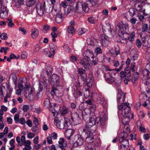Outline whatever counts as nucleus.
<instances>
[{
	"mask_svg": "<svg viewBox=\"0 0 150 150\" xmlns=\"http://www.w3.org/2000/svg\"><path fill=\"white\" fill-rule=\"evenodd\" d=\"M45 3L44 2L43 4H41L39 1H38L36 4V8L37 12L40 16H42L44 12Z\"/></svg>",
	"mask_w": 150,
	"mask_h": 150,
	"instance_id": "1a4fd4ad",
	"label": "nucleus"
},
{
	"mask_svg": "<svg viewBox=\"0 0 150 150\" xmlns=\"http://www.w3.org/2000/svg\"><path fill=\"white\" fill-rule=\"evenodd\" d=\"M97 40L94 38H91L88 41V44L91 46H94L97 44Z\"/></svg>",
	"mask_w": 150,
	"mask_h": 150,
	"instance_id": "2f4dec72",
	"label": "nucleus"
},
{
	"mask_svg": "<svg viewBox=\"0 0 150 150\" xmlns=\"http://www.w3.org/2000/svg\"><path fill=\"white\" fill-rule=\"evenodd\" d=\"M88 30L84 28H81L79 29L78 31V33L79 35H81L83 33L87 32Z\"/></svg>",
	"mask_w": 150,
	"mask_h": 150,
	"instance_id": "4c0bfd02",
	"label": "nucleus"
},
{
	"mask_svg": "<svg viewBox=\"0 0 150 150\" xmlns=\"http://www.w3.org/2000/svg\"><path fill=\"white\" fill-rule=\"evenodd\" d=\"M66 131L65 132V135L68 140L70 139L71 137L74 132V129H67Z\"/></svg>",
	"mask_w": 150,
	"mask_h": 150,
	"instance_id": "aec40b11",
	"label": "nucleus"
},
{
	"mask_svg": "<svg viewBox=\"0 0 150 150\" xmlns=\"http://www.w3.org/2000/svg\"><path fill=\"white\" fill-rule=\"evenodd\" d=\"M107 119L105 115H103L102 117H98L96 118V124L98 126L100 127L105 124V122Z\"/></svg>",
	"mask_w": 150,
	"mask_h": 150,
	"instance_id": "9b49d317",
	"label": "nucleus"
},
{
	"mask_svg": "<svg viewBox=\"0 0 150 150\" xmlns=\"http://www.w3.org/2000/svg\"><path fill=\"white\" fill-rule=\"evenodd\" d=\"M95 130L92 129L91 132L86 131L82 132L83 134H85L86 135V141L88 143L94 144L96 146H99L100 144V140L98 139H95L94 133Z\"/></svg>",
	"mask_w": 150,
	"mask_h": 150,
	"instance_id": "f03ea898",
	"label": "nucleus"
},
{
	"mask_svg": "<svg viewBox=\"0 0 150 150\" xmlns=\"http://www.w3.org/2000/svg\"><path fill=\"white\" fill-rule=\"evenodd\" d=\"M62 12L58 13L56 14V21L57 23H59L62 22L64 18Z\"/></svg>",
	"mask_w": 150,
	"mask_h": 150,
	"instance_id": "6ab92c4d",
	"label": "nucleus"
},
{
	"mask_svg": "<svg viewBox=\"0 0 150 150\" xmlns=\"http://www.w3.org/2000/svg\"><path fill=\"white\" fill-rule=\"evenodd\" d=\"M94 144L88 143L85 148L86 150H95Z\"/></svg>",
	"mask_w": 150,
	"mask_h": 150,
	"instance_id": "c85d7f7f",
	"label": "nucleus"
},
{
	"mask_svg": "<svg viewBox=\"0 0 150 150\" xmlns=\"http://www.w3.org/2000/svg\"><path fill=\"white\" fill-rule=\"evenodd\" d=\"M69 112V109L68 108L65 106L62 107L60 110V113L61 115H64L68 113Z\"/></svg>",
	"mask_w": 150,
	"mask_h": 150,
	"instance_id": "bb28decb",
	"label": "nucleus"
},
{
	"mask_svg": "<svg viewBox=\"0 0 150 150\" xmlns=\"http://www.w3.org/2000/svg\"><path fill=\"white\" fill-rule=\"evenodd\" d=\"M117 97V101L119 104V103H121L123 105V102H124L125 98V93H124L122 91L118 92Z\"/></svg>",
	"mask_w": 150,
	"mask_h": 150,
	"instance_id": "2eb2a0df",
	"label": "nucleus"
},
{
	"mask_svg": "<svg viewBox=\"0 0 150 150\" xmlns=\"http://www.w3.org/2000/svg\"><path fill=\"white\" fill-rule=\"evenodd\" d=\"M136 44L139 48H141V46L142 43L138 39L136 40Z\"/></svg>",
	"mask_w": 150,
	"mask_h": 150,
	"instance_id": "774afa93",
	"label": "nucleus"
},
{
	"mask_svg": "<svg viewBox=\"0 0 150 150\" xmlns=\"http://www.w3.org/2000/svg\"><path fill=\"white\" fill-rule=\"evenodd\" d=\"M54 124L57 128L60 129H67L71 125L69 119L68 117L64 118V123L62 122L59 120H54Z\"/></svg>",
	"mask_w": 150,
	"mask_h": 150,
	"instance_id": "20e7f679",
	"label": "nucleus"
},
{
	"mask_svg": "<svg viewBox=\"0 0 150 150\" xmlns=\"http://www.w3.org/2000/svg\"><path fill=\"white\" fill-rule=\"evenodd\" d=\"M123 135L120 138H122L123 139H125L128 137V132H124L123 133Z\"/></svg>",
	"mask_w": 150,
	"mask_h": 150,
	"instance_id": "4d7b16f0",
	"label": "nucleus"
},
{
	"mask_svg": "<svg viewBox=\"0 0 150 150\" xmlns=\"http://www.w3.org/2000/svg\"><path fill=\"white\" fill-rule=\"evenodd\" d=\"M101 43L102 45L103 46L106 45L109 42V41L108 39V37L104 35H101L100 36Z\"/></svg>",
	"mask_w": 150,
	"mask_h": 150,
	"instance_id": "412c9836",
	"label": "nucleus"
},
{
	"mask_svg": "<svg viewBox=\"0 0 150 150\" xmlns=\"http://www.w3.org/2000/svg\"><path fill=\"white\" fill-rule=\"evenodd\" d=\"M142 83L147 85L150 84V76H143L142 77Z\"/></svg>",
	"mask_w": 150,
	"mask_h": 150,
	"instance_id": "4be33fe9",
	"label": "nucleus"
},
{
	"mask_svg": "<svg viewBox=\"0 0 150 150\" xmlns=\"http://www.w3.org/2000/svg\"><path fill=\"white\" fill-rule=\"evenodd\" d=\"M150 137V134H144L143 136V138L145 140L149 139Z\"/></svg>",
	"mask_w": 150,
	"mask_h": 150,
	"instance_id": "0e129e2a",
	"label": "nucleus"
},
{
	"mask_svg": "<svg viewBox=\"0 0 150 150\" xmlns=\"http://www.w3.org/2000/svg\"><path fill=\"white\" fill-rule=\"evenodd\" d=\"M82 94L80 91V90H77L76 93L74 94V95L75 98H78L79 96H82Z\"/></svg>",
	"mask_w": 150,
	"mask_h": 150,
	"instance_id": "c9c22d12",
	"label": "nucleus"
},
{
	"mask_svg": "<svg viewBox=\"0 0 150 150\" xmlns=\"http://www.w3.org/2000/svg\"><path fill=\"white\" fill-rule=\"evenodd\" d=\"M24 0H18L17 2L16 3V6L17 7H20L21 5L23 4Z\"/></svg>",
	"mask_w": 150,
	"mask_h": 150,
	"instance_id": "de8ad7c7",
	"label": "nucleus"
},
{
	"mask_svg": "<svg viewBox=\"0 0 150 150\" xmlns=\"http://www.w3.org/2000/svg\"><path fill=\"white\" fill-rule=\"evenodd\" d=\"M129 104L127 102L118 105V108L119 110H122V114L123 116L131 117L134 116L133 113H130V108Z\"/></svg>",
	"mask_w": 150,
	"mask_h": 150,
	"instance_id": "7ed1b4c3",
	"label": "nucleus"
},
{
	"mask_svg": "<svg viewBox=\"0 0 150 150\" xmlns=\"http://www.w3.org/2000/svg\"><path fill=\"white\" fill-rule=\"evenodd\" d=\"M97 2V0H88V4L83 2H78L75 7L76 10L78 12L82 10L85 12H88L89 11L88 5V4L90 7L94 6L96 4Z\"/></svg>",
	"mask_w": 150,
	"mask_h": 150,
	"instance_id": "f257e3e1",
	"label": "nucleus"
},
{
	"mask_svg": "<svg viewBox=\"0 0 150 150\" xmlns=\"http://www.w3.org/2000/svg\"><path fill=\"white\" fill-rule=\"evenodd\" d=\"M80 78L86 83L89 87H91L93 83V79L92 76H80Z\"/></svg>",
	"mask_w": 150,
	"mask_h": 150,
	"instance_id": "0eeeda50",
	"label": "nucleus"
},
{
	"mask_svg": "<svg viewBox=\"0 0 150 150\" xmlns=\"http://www.w3.org/2000/svg\"><path fill=\"white\" fill-rule=\"evenodd\" d=\"M130 71L129 70V69L127 68H125L124 70V71H122L120 72V74L122 75H126L127 74L129 73Z\"/></svg>",
	"mask_w": 150,
	"mask_h": 150,
	"instance_id": "09e8293b",
	"label": "nucleus"
},
{
	"mask_svg": "<svg viewBox=\"0 0 150 150\" xmlns=\"http://www.w3.org/2000/svg\"><path fill=\"white\" fill-rule=\"evenodd\" d=\"M137 11V10L136 9L131 8L129 9L128 13L131 17H133L135 14V13Z\"/></svg>",
	"mask_w": 150,
	"mask_h": 150,
	"instance_id": "473e14b6",
	"label": "nucleus"
},
{
	"mask_svg": "<svg viewBox=\"0 0 150 150\" xmlns=\"http://www.w3.org/2000/svg\"><path fill=\"white\" fill-rule=\"evenodd\" d=\"M142 31L143 32H147L148 33L149 30V27L146 23H144L142 25Z\"/></svg>",
	"mask_w": 150,
	"mask_h": 150,
	"instance_id": "f704fd0d",
	"label": "nucleus"
},
{
	"mask_svg": "<svg viewBox=\"0 0 150 150\" xmlns=\"http://www.w3.org/2000/svg\"><path fill=\"white\" fill-rule=\"evenodd\" d=\"M74 146L76 147L83 144L84 141L81 136L78 134L76 135L73 139Z\"/></svg>",
	"mask_w": 150,
	"mask_h": 150,
	"instance_id": "6e6552de",
	"label": "nucleus"
},
{
	"mask_svg": "<svg viewBox=\"0 0 150 150\" xmlns=\"http://www.w3.org/2000/svg\"><path fill=\"white\" fill-rule=\"evenodd\" d=\"M27 53L26 52H23L21 54V58L22 59H24L27 58Z\"/></svg>",
	"mask_w": 150,
	"mask_h": 150,
	"instance_id": "680f3d73",
	"label": "nucleus"
},
{
	"mask_svg": "<svg viewBox=\"0 0 150 150\" xmlns=\"http://www.w3.org/2000/svg\"><path fill=\"white\" fill-rule=\"evenodd\" d=\"M81 116L82 118L84 120H86L89 117V115L87 114L84 111H82L81 113Z\"/></svg>",
	"mask_w": 150,
	"mask_h": 150,
	"instance_id": "ea45409f",
	"label": "nucleus"
},
{
	"mask_svg": "<svg viewBox=\"0 0 150 150\" xmlns=\"http://www.w3.org/2000/svg\"><path fill=\"white\" fill-rule=\"evenodd\" d=\"M83 55L86 59L93 62L94 55L92 51L90 50H87L85 51L83 54Z\"/></svg>",
	"mask_w": 150,
	"mask_h": 150,
	"instance_id": "4468645a",
	"label": "nucleus"
},
{
	"mask_svg": "<svg viewBox=\"0 0 150 150\" xmlns=\"http://www.w3.org/2000/svg\"><path fill=\"white\" fill-rule=\"evenodd\" d=\"M134 116H131V117L124 116V117L122 120V122L123 124L126 125H127L129 124V122L130 119H133Z\"/></svg>",
	"mask_w": 150,
	"mask_h": 150,
	"instance_id": "5701e85b",
	"label": "nucleus"
},
{
	"mask_svg": "<svg viewBox=\"0 0 150 150\" xmlns=\"http://www.w3.org/2000/svg\"><path fill=\"white\" fill-rule=\"evenodd\" d=\"M142 105L144 106L147 107L148 109H150V102L149 99L147 102H145Z\"/></svg>",
	"mask_w": 150,
	"mask_h": 150,
	"instance_id": "a18cd8bd",
	"label": "nucleus"
},
{
	"mask_svg": "<svg viewBox=\"0 0 150 150\" xmlns=\"http://www.w3.org/2000/svg\"><path fill=\"white\" fill-rule=\"evenodd\" d=\"M45 68L46 70L47 74V75H50L52 74V69L50 67H48L47 66H46Z\"/></svg>",
	"mask_w": 150,
	"mask_h": 150,
	"instance_id": "a19ab883",
	"label": "nucleus"
},
{
	"mask_svg": "<svg viewBox=\"0 0 150 150\" xmlns=\"http://www.w3.org/2000/svg\"><path fill=\"white\" fill-rule=\"evenodd\" d=\"M78 71L80 74H83L85 73V71L83 68H79L78 69Z\"/></svg>",
	"mask_w": 150,
	"mask_h": 150,
	"instance_id": "338daca9",
	"label": "nucleus"
},
{
	"mask_svg": "<svg viewBox=\"0 0 150 150\" xmlns=\"http://www.w3.org/2000/svg\"><path fill=\"white\" fill-rule=\"evenodd\" d=\"M59 146L61 150H65L67 147V144L65 141L64 138H60L59 141Z\"/></svg>",
	"mask_w": 150,
	"mask_h": 150,
	"instance_id": "a211bd4d",
	"label": "nucleus"
},
{
	"mask_svg": "<svg viewBox=\"0 0 150 150\" xmlns=\"http://www.w3.org/2000/svg\"><path fill=\"white\" fill-rule=\"evenodd\" d=\"M96 100L98 103L101 104L104 107H106L107 105V101L104 97L100 94L96 95Z\"/></svg>",
	"mask_w": 150,
	"mask_h": 150,
	"instance_id": "f8f14e48",
	"label": "nucleus"
},
{
	"mask_svg": "<svg viewBox=\"0 0 150 150\" xmlns=\"http://www.w3.org/2000/svg\"><path fill=\"white\" fill-rule=\"evenodd\" d=\"M88 22L94 24L95 23V19L93 17H91L89 18L88 19Z\"/></svg>",
	"mask_w": 150,
	"mask_h": 150,
	"instance_id": "052dcab7",
	"label": "nucleus"
},
{
	"mask_svg": "<svg viewBox=\"0 0 150 150\" xmlns=\"http://www.w3.org/2000/svg\"><path fill=\"white\" fill-rule=\"evenodd\" d=\"M96 124V120L94 117H91L90 118L89 121L86 124V127L85 128L83 129V132H85L86 131L91 132L92 129L95 130V128L93 126Z\"/></svg>",
	"mask_w": 150,
	"mask_h": 150,
	"instance_id": "39448f33",
	"label": "nucleus"
},
{
	"mask_svg": "<svg viewBox=\"0 0 150 150\" xmlns=\"http://www.w3.org/2000/svg\"><path fill=\"white\" fill-rule=\"evenodd\" d=\"M134 7L136 8L137 11V10H140L141 9L142 6L141 5V3L140 2L137 1L134 4Z\"/></svg>",
	"mask_w": 150,
	"mask_h": 150,
	"instance_id": "e433bc0d",
	"label": "nucleus"
},
{
	"mask_svg": "<svg viewBox=\"0 0 150 150\" xmlns=\"http://www.w3.org/2000/svg\"><path fill=\"white\" fill-rule=\"evenodd\" d=\"M73 7L71 5L68 6L66 8H64V14L67 15L73 9Z\"/></svg>",
	"mask_w": 150,
	"mask_h": 150,
	"instance_id": "a878e982",
	"label": "nucleus"
},
{
	"mask_svg": "<svg viewBox=\"0 0 150 150\" xmlns=\"http://www.w3.org/2000/svg\"><path fill=\"white\" fill-rule=\"evenodd\" d=\"M51 77V76H49ZM51 80L54 82L58 83L59 81L58 76H52Z\"/></svg>",
	"mask_w": 150,
	"mask_h": 150,
	"instance_id": "c756f323",
	"label": "nucleus"
},
{
	"mask_svg": "<svg viewBox=\"0 0 150 150\" xmlns=\"http://www.w3.org/2000/svg\"><path fill=\"white\" fill-rule=\"evenodd\" d=\"M54 11L58 13L62 12H61V5H54L53 6L52 11Z\"/></svg>",
	"mask_w": 150,
	"mask_h": 150,
	"instance_id": "cd10ccee",
	"label": "nucleus"
},
{
	"mask_svg": "<svg viewBox=\"0 0 150 150\" xmlns=\"http://www.w3.org/2000/svg\"><path fill=\"white\" fill-rule=\"evenodd\" d=\"M44 106L46 107L50 106V102L49 99L48 98H45L44 102Z\"/></svg>",
	"mask_w": 150,
	"mask_h": 150,
	"instance_id": "c03bdc74",
	"label": "nucleus"
},
{
	"mask_svg": "<svg viewBox=\"0 0 150 150\" xmlns=\"http://www.w3.org/2000/svg\"><path fill=\"white\" fill-rule=\"evenodd\" d=\"M30 85L28 83H26L25 84L24 89L25 90V93L26 94L29 93V91H30V89H32L30 87Z\"/></svg>",
	"mask_w": 150,
	"mask_h": 150,
	"instance_id": "72a5a7b5",
	"label": "nucleus"
},
{
	"mask_svg": "<svg viewBox=\"0 0 150 150\" xmlns=\"http://www.w3.org/2000/svg\"><path fill=\"white\" fill-rule=\"evenodd\" d=\"M31 32V36L33 38L35 39L38 37V30L34 28L32 30Z\"/></svg>",
	"mask_w": 150,
	"mask_h": 150,
	"instance_id": "393cba45",
	"label": "nucleus"
},
{
	"mask_svg": "<svg viewBox=\"0 0 150 150\" xmlns=\"http://www.w3.org/2000/svg\"><path fill=\"white\" fill-rule=\"evenodd\" d=\"M143 75H149L150 74V71L147 69H144L142 72Z\"/></svg>",
	"mask_w": 150,
	"mask_h": 150,
	"instance_id": "bf43d9fd",
	"label": "nucleus"
},
{
	"mask_svg": "<svg viewBox=\"0 0 150 150\" xmlns=\"http://www.w3.org/2000/svg\"><path fill=\"white\" fill-rule=\"evenodd\" d=\"M19 114H16L14 116V120L16 123L19 122Z\"/></svg>",
	"mask_w": 150,
	"mask_h": 150,
	"instance_id": "3c124183",
	"label": "nucleus"
},
{
	"mask_svg": "<svg viewBox=\"0 0 150 150\" xmlns=\"http://www.w3.org/2000/svg\"><path fill=\"white\" fill-rule=\"evenodd\" d=\"M67 31L69 33L73 34L74 31V30L73 26H69L68 27Z\"/></svg>",
	"mask_w": 150,
	"mask_h": 150,
	"instance_id": "37998d69",
	"label": "nucleus"
},
{
	"mask_svg": "<svg viewBox=\"0 0 150 150\" xmlns=\"http://www.w3.org/2000/svg\"><path fill=\"white\" fill-rule=\"evenodd\" d=\"M49 46L52 52H55L57 48L56 45L53 43H50L49 45Z\"/></svg>",
	"mask_w": 150,
	"mask_h": 150,
	"instance_id": "58836bf2",
	"label": "nucleus"
},
{
	"mask_svg": "<svg viewBox=\"0 0 150 150\" xmlns=\"http://www.w3.org/2000/svg\"><path fill=\"white\" fill-rule=\"evenodd\" d=\"M135 34L134 33H132L129 37H128V40L130 42H132L134 40Z\"/></svg>",
	"mask_w": 150,
	"mask_h": 150,
	"instance_id": "49530a36",
	"label": "nucleus"
},
{
	"mask_svg": "<svg viewBox=\"0 0 150 150\" xmlns=\"http://www.w3.org/2000/svg\"><path fill=\"white\" fill-rule=\"evenodd\" d=\"M8 11L6 10V7L3 5L2 2L0 1V17L2 18H6L8 16Z\"/></svg>",
	"mask_w": 150,
	"mask_h": 150,
	"instance_id": "9d476101",
	"label": "nucleus"
},
{
	"mask_svg": "<svg viewBox=\"0 0 150 150\" xmlns=\"http://www.w3.org/2000/svg\"><path fill=\"white\" fill-rule=\"evenodd\" d=\"M27 94H28V97L31 99H33L34 98V96L33 93V90L32 89H30V91H29V93H27Z\"/></svg>",
	"mask_w": 150,
	"mask_h": 150,
	"instance_id": "6e6d98bb",
	"label": "nucleus"
},
{
	"mask_svg": "<svg viewBox=\"0 0 150 150\" xmlns=\"http://www.w3.org/2000/svg\"><path fill=\"white\" fill-rule=\"evenodd\" d=\"M105 81L109 83H111L115 82V78L112 76H105Z\"/></svg>",
	"mask_w": 150,
	"mask_h": 150,
	"instance_id": "b1692460",
	"label": "nucleus"
},
{
	"mask_svg": "<svg viewBox=\"0 0 150 150\" xmlns=\"http://www.w3.org/2000/svg\"><path fill=\"white\" fill-rule=\"evenodd\" d=\"M43 82L41 81L39 82V87L38 88V90L39 91H42L43 88Z\"/></svg>",
	"mask_w": 150,
	"mask_h": 150,
	"instance_id": "13d9d810",
	"label": "nucleus"
},
{
	"mask_svg": "<svg viewBox=\"0 0 150 150\" xmlns=\"http://www.w3.org/2000/svg\"><path fill=\"white\" fill-rule=\"evenodd\" d=\"M35 0H26V4L28 6L30 7L35 4Z\"/></svg>",
	"mask_w": 150,
	"mask_h": 150,
	"instance_id": "7c9ffc66",
	"label": "nucleus"
},
{
	"mask_svg": "<svg viewBox=\"0 0 150 150\" xmlns=\"http://www.w3.org/2000/svg\"><path fill=\"white\" fill-rule=\"evenodd\" d=\"M108 73L109 75H115L117 73V72L115 69H113L112 70H110V71L108 72Z\"/></svg>",
	"mask_w": 150,
	"mask_h": 150,
	"instance_id": "e2e57ef3",
	"label": "nucleus"
},
{
	"mask_svg": "<svg viewBox=\"0 0 150 150\" xmlns=\"http://www.w3.org/2000/svg\"><path fill=\"white\" fill-rule=\"evenodd\" d=\"M55 54V52H51L50 51H48L47 52V55L50 57H53L54 55Z\"/></svg>",
	"mask_w": 150,
	"mask_h": 150,
	"instance_id": "5fc2aeb1",
	"label": "nucleus"
},
{
	"mask_svg": "<svg viewBox=\"0 0 150 150\" xmlns=\"http://www.w3.org/2000/svg\"><path fill=\"white\" fill-rule=\"evenodd\" d=\"M117 29H119V35L121 36L125 34H127L128 31L129 27L127 24L123 23L117 24L116 26Z\"/></svg>",
	"mask_w": 150,
	"mask_h": 150,
	"instance_id": "423d86ee",
	"label": "nucleus"
},
{
	"mask_svg": "<svg viewBox=\"0 0 150 150\" xmlns=\"http://www.w3.org/2000/svg\"><path fill=\"white\" fill-rule=\"evenodd\" d=\"M119 142L120 144V148L122 150H127L129 147L128 139H123L122 138H120Z\"/></svg>",
	"mask_w": 150,
	"mask_h": 150,
	"instance_id": "ddd939ff",
	"label": "nucleus"
},
{
	"mask_svg": "<svg viewBox=\"0 0 150 150\" xmlns=\"http://www.w3.org/2000/svg\"><path fill=\"white\" fill-rule=\"evenodd\" d=\"M71 115V119L74 123L75 125L79 124L80 121V119L79 115L76 113H74L72 114Z\"/></svg>",
	"mask_w": 150,
	"mask_h": 150,
	"instance_id": "f3484780",
	"label": "nucleus"
},
{
	"mask_svg": "<svg viewBox=\"0 0 150 150\" xmlns=\"http://www.w3.org/2000/svg\"><path fill=\"white\" fill-rule=\"evenodd\" d=\"M139 78V77L137 76H132L131 77L132 82V83H134L135 81L137 80Z\"/></svg>",
	"mask_w": 150,
	"mask_h": 150,
	"instance_id": "603ef678",
	"label": "nucleus"
},
{
	"mask_svg": "<svg viewBox=\"0 0 150 150\" xmlns=\"http://www.w3.org/2000/svg\"><path fill=\"white\" fill-rule=\"evenodd\" d=\"M85 89V91L83 92L84 96L85 98H87L90 96V92L88 88Z\"/></svg>",
	"mask_w": 150,
	"mask_h": 150,
	"instance_id": "79ce46f5",
	"label": "nucleus"
},
{
	"mask_svg": "<svg viewBox=\"0 0 150 150\" xmlns=\"http://www.w3.org/2000/svg\"><path fill=\"white\" fill-rule=\"evenodd\" d=\"M58 91L57 89L54 86H52V89L51 90V93H54L55 95H57V93Z\"/></svg>",
	"mask_w": 150,
	"mask_h": 150,
	"instance_id": "864d4df0",
	"label": "nucleus"
},
{
	"mask_svg": "<svg viewBox=\"0 0 150 150\" xmlns=\"http://www.w3.org/2000/svg\"><path fill=\"white\" fill-rule=\"evenodd\" d=\"M6 22L8 23V26L10 27H12L14 25V24L12 22V20L11 19H7Z\"/></svg>",
	"mask_w": 150,
	"mask_h": 150,
	"instance_id": "8fccbe9b",
	"label": "nucleus"
},
{
	"mask_svg": "<svg viewBox=\"0 0 150 150\" xmlns=\"http://www.w3.org/2000/svg\"><path fill=\"white\" fill-rule=\"evenodd\" d=\"M89 61L90 60L86 59H83L80 61L79 63L84 68L89 70L91 68V66Z\"/></svg>",
	"mask_w": 150,
	"mask_h": 150,
	"instance_id": "dca6fc26",
	"label": "nucleus"
},
{
	"mask_svg": "<svg viewBox=\"0 0 150 150\" xmlns=\"http://www.w3.org/2000/svg\"><path fill=\"white\" fill-rule=\"evenodd\" d=\"M137 21V19L135 18H133L130 19L129 21L132 25L134 24Z\"/></svg>",
	"mask_w": 150,
	"mask_h": 150,
	"instance_id": "69168bd1",
	"label": "nucleus"
}]
</instances>
